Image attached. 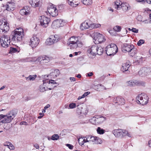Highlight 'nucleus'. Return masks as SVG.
Returning a JSON list of instances; mask_svg holds the SVG:
<instances>
[{
    "instance_id": "nucleus-4",
    "label": "nucleus",
    "mask_w": 151,
    "mask_h": 151,
    "mask_svg": "<svg viewBox=\"0 0 151 151\" xmlns=\"http://www.w3.org/2000/svg\"><path fill=\"white\" fill-rule=\"evenodd\" d=\"M105 50L107 55H114L117 52L118 48L115 44L112 43L106 47Z\"/></svg>"
},
{
    "instance_id": "nucleus-24",
    "label": "nucleus",
    "mask_w": 151,
    "mask_h": 151,
    "mask_svg": "<svg viewBox=\"0 0 151 151\" xmlns=\"http://www.w3.org/2000/svg\"><path fill=\"white\" fill-rule=\"evenodd\" d=\"M139 76L143 77L148 75L147 67H143L140 68L138 72Z\"/></svg>"
},
{
    "instance_id": "nucleus-1",
    "label": "nucleus",
    "mask_w": 151,
    "mask_h": 151,
    "mask_svg": "<svg viewBox=\"0 0 151 151\" xmlns=\"http://www.w3.org/2000/svg\"><path fill=\"white\" fill-rule=\"evenodd\" d=\"M67 44L70 49L76 48L77 47H81L83 44L80 41H79L78 38L75 36H72L68 40Z\"/></svg>"
},
{
    "instance_id": "nucleus-32",
    "label": "nucleus",
    "mask_w": 151,
    "mask_h": 151,
    "mask_svg": "<svg viewBox=\"0 0 151 151\" xmlns=\"http://www.w3.org/2000/svg\"><path fill=\"white\" fill-rule=\"evenodd\" d=\"M136 80H131L127 82V86H134L136 85V83H135Z\"/></svg>"
},
{
    "instance_id": "nucleus-47",
    "label": "nucleus",
    "mask_w": 151,
    "mask_h": 151,
    "mask_svg": "<svg viewBox=\"0 0 151 151\" xmlns=\"http://www.w3.org/2000/svg\"><path fill=\"white\" fill-rule=\"evenodd\" d=\"M54 72L55 73V76L57 77L58 76L60 73V72L58 70L56 69L54 70Z\"/></svg>"
},
{
    "instance_id": "nucleus-60",
    "label": "nucleus",
    "mask_w": 151,
    "mask_h": 151,
    "mask_svg": "<svg viewBox=\"0 0 151 151\" xmlns=\"http://www.w3.org/2000/svg\"><path fill=\"white\" fill-rule=\"evenodd\" d=\"M9 142H5V143L4 144V146H7L8 147L10 145H9V144H8V143Z\"/></svg>"
},
{
    "instance_id": "nucleus-37",
    "label": "nucleus",
    "mask_w": 151,
    "mask_h": 151,
    "mask_svg": "<svg viewBox=\"0 0 151 151\" xmlns=\"http://www.w3.org/2000/svg\"><path fill=\"white\" fill-rule=\"evenodd\" d=\"M83 4L86 5H90L92 3L91 0H81Z\"/></svg>"
},
{
    "instance_id": "nucleus-29",
    "label": "nucleus",
    "mask_w": 151,
    "mask_h": 151,
    "mask_svg": "<svg viewBox=\"0 0 151 151\" xmlns=\"http://www.w3.org/2000/svg\"><path fill=\"white\" fill-rule=\"evenodd\" d=\"M47 85L48 84H47V83H44L43 82V84L41 85L39 87V90L41 92H44L45 91L46 89L45 86H46L47 87Z\"/></svg>"
},
{
    "instance_id": "nucleus-12",
    "label": "nucleus",
    "mask_w": 151,
    "mask_h": 151,
    "mask_svg": "<svg viewBox=\"0 0 151 151\" xmlns=\"http://www.w3.org/2000/svg\"><path fill=\"white\" fill-rule=\"evenodd\" d=\"M134 46L132 45L125 43L123 44L122 47V51L124 52H127L130 53H132L134 51Z\"/></svg>"
},
{
    "instance_id": "nucleus-56",
    "label": "nucleus",
    "mask_w": 151,
    "mask_h": 151,
    "mask_svg": "<svg viewBox=\"0 0 151 151\" xmlns=\"http://www.w3.org/2000/svg\"><path fill=\"white\" fill-rule=\"evenodd\" d=\"M20 124L21 125H27V123L26 122H22L20 123Z\"/></svg>"
},
{
    "instance_id": "nucleus-31",
    "label": "nucleus",
    "mask_w": 151,
    "mask_h": 151,
    "mask_svg": "<svg viewBox=\"0 0 151 151\" xmlns=\"http://www.w3.org/2000/svg\"><path fill=\"white\" fill-rule=\"evenodd\" d=\"M136 85L137 86H145L146 85V83L144 81H137L136 80Z\"/></svg>"
},
{
    "instance_id": "nucleus-11",
    "label": "nucleus",
    "mask_w": 151,
    "mask_h": 151,
    "mask_svg": "<svg viewBox=\"0 0 151 151\" xmlns=\"http://www.w3.org/2000/svg\"><path fill=\"white\" fill-rule=\"evenodd\" d=\"M113 133L116 137L122 138L126 135L127 133V131L119 129H115L113 131Z\"/></svg>"
},
{
    "instance_id": "nucleus-46",
    "label": "nucleus",
    "mask_w": 151,
    "mask_h": 151,
    "mask_svg": "<svg viewBox=\"0 0 151 151\" xmlns=\"http://www.w3.org/2000/svg\"><path fill=\"white\" fill-rule=\"evenodd\" d=\"M145 41L143 40H140L137 42V45L140 46L144 43Z\"/></svg>"
},
{
    "instance_id": "nucleus-62",
    "label": "nucleus",
    "mask_w": 151,
    "mask_h": 151,
    "mask_svg": "<svg viewBox=\"0 0 151 151\" xmlns=\"http://www.w3.org/2000/svg\"><path fill=\"white\" fill-rule=\"evenodd\" d=\"M148 144L149 145V146L151 147V139L149 141Z\"/></svg>"
},
{
    "instance_id": "nucleus-30",
    "label": "nucleus",
    "mask_w": 151,
    "mask_h": 151,
    "mask_svg": "<svg viewBox=\"0 0 151 151\" xmlns=\"http://www.w3.org/2000/svg\"><path fill=\"white\" fill-rule=\"evenodd\" d=\"M19 50L18 48H15L11 47L9 50V53L12 54L13 53L19 52Z\"/></svg>"
},
{
    "instance_id": "nucleus-18",
    "label": "nucleus",
    "mask_w": 151,
    "mask_h": 151,
    "mask_svg": "<svg viewBox=\"0 0 151 151\" xmlns=\"http://www.w3.org/2000/svg\"><path fill=\"white\" fill-rule=\"evenodd\" d=\"M47 11L50 15L52 17H55L58 15V10L56 7L53 6L49 7Z\"/></svg>"
},
{
    "instance_id": "nucleus-13",
    "label": "nucleus",
    "mask_w": 151,
    "mask_h": 151,
    "mask_svg": "<svg viewBox=\"0 0 151 151\" xmlns=\"http://www.w3.org/2000/svg\"><path fill=\"white\" fill-rule=\"evenodd\" d=\"M65 22L62 19H57L54 20L52 24V26L53 28L63 27L64 25Z\"/></svg>"
},
{
    "instance_id": "nucleus-26",
    "label": "nucleus",
    "mask_w": 151,
    "mask_h": 151,
    "mask_svg": "<svg viewBox=\"0 0 151 151\" xmlns=\"http://www.w3.org/2000/svg\"><path fill=\"white\" fill-rule=\"evenodd\" d=\"M91 138V142H92L93 144H100L99 141H101V139L99 137L92 136Z\"/></svg>"
},
{
    "instance_id": "nucleus-63",
    "label": "nucleus",
    "mask_w": 151,
    "mask_h": 151,
    "mask_svg": "<svg viewBox=\"0 0 151 151\" xmlns=\"http://www.w3.org/2000/svg\"><path fill=\"white\" fill-rule=\"evenodd\" d=\"M112 31H113L112 30H109V32L111 35H114V34L113 33Z\"/></svg>"
},
{
    "instance_id": "nucleus-49",
    "label": "nucleus",
    "mask_w": 151,
    "mask_h": 151,
    "mask_svg": "<svg viewBox=\"0 0 151 151\" xmlns=\"http://www.w3.org/2000/svg\"><path fill=\"white\" fill-rule=\"evenodd\" d=\"M131 30L132 32L135 33H137L138 32V30L135 28H132Z\"/></svg>"
},
{
    "instance_id": "nucleus-57",
    "label": "nucleus",
    "mask_w": 151,
    "mask_h": 151,
    "mask_svg": "<svg viewBox=\"0 0 151 151\" xmlns=\"http://www.w3.org/2000/svg\"><path fill=\"white\" fill-rule=\"evenodd\" d=\"M5 115L4 114H0V120L1 119H4Z\"/></svg>"
},
{
    "instance_id": "nucleus-42",
    "label": "nucleus",
    "mask_w": 151,
    "mask_h": 151,
    "mask_svg": "<svg viewBox=\"0 0 151 151\" xmlns=\"http://www.w3.org/2000/svg\"><path fill=\"white\" fill-rule=\"evenodd\" d=\"M49 76L50 77V78H54L55 77V72H54V71H53L49 75L47 76V77H48Z\"/></svg>"
},
{
    "instance_id": "nucleus-45",
    "label": "nucleus",
    "mask_w": 151,
    "mask_h": 151,
    "mask_svg": "<svg viewBox=\"0 0 151 151\" xmlns=\"http://www.w3.org/2000/svg\"><path fill=\"white\" fill-rule=\"evenodd\" d=\"M8 144H9L10 145L8 148L11 150H14L15 149L13 145L10 142L8 143Z\"/></svg>"
},
{
    "instance_id": "nucleus-20",
    "label": "nucleus",
    "mask_w": 151,
    "mask_h": 151,
    "mask_svg": "<svg viewBox=\"0 0 151 151\" xmlns=\"http://www.w3.org/2000/svg\"><path fill=\"white\" fill-rule=\"evenodd\" d=\"M114 102L116 105H122L125 103L124 99L121 96H117L114 98Z\"/></svg>"
},
{
    "instance_id": "nucleus-23",
    "label": "nucleus",
    "mask_w": 151,
    "mask_h": 151,
    "mask_svg": "<svg viewBox=\"0 0 151 151\" xmlns=\"http://www.w3.org/2000/svg\"><path fill=\"white\" fill-rule=\"evenodd\" d=\"M29 3L34 8L39 7L41 5L40 0H29Z\"/></svg>"
},
{
    "instance_id": "nucleus-58",
    "label": "nucleus",
    "mask_w": 151,
    "mask_h": 151,
    "mask_svg": "<svg viewBox=\"0 0 151 151\" xmlns=\"http://www.w3.org/2000/svg\"><path fill=\"white\" fill-rule=\"evenodd\" d=\"M70 79L71 81H76V78L74 77H70Z\"/></svg>"
},
{
    "instance_id": "nucleus-33",
    "label": "nucleus",
    "mask_w": 151,
    "mask_h": 151,
    "mask_svg": "<svg viewBox=\"0 0 151 151\" xmlns=\"http://www.w3.org/2000/svg\"><path fill=\"white\" fill-rule=\"evenodd\" d=\"M104 51V50L103 48L100 46L98 45L96 54L101 55L102 54Z\"/></svg>"
},
{
    "instance_id": "nucleus-21",
    "label": "nucleus",
    "mask_w": 151,
    "mask_h": 151,
    "mask_svg": "<svg viewBox=\"0 0 151 151\" xmlns=\"http://www.w3.org/2000/svg\"><path fill=\"white\" fill-rule=\"evenodd\" d=\"M130 66V65L129 64L127 63L123 64L122 67L121 68V71L125 74L129 73V71L128 69Z\"/></svg>"
},
{
    "instance_id": "nucleus-17",
    "label": "nucleus",
    "mask_w": 151,
    "mask_h": 151,
    "mask_svg": "<svg viewBox=\"0 0 151 151\" xmlns=\"http://www.w3.org/2000/svg\"><path fill=\"white\" fill-rule=\"evenodd\" d=\"M93 45L90 47H89L88 49L87 52L88 53L91 54L92 55H96L97 52L98 50V45L97 43Z\"/></svg>"
},
{
    "instance_id": "nucleus-54",
    "label": "nucleus",
    "mask_w": 151,
    "mask_h": 151,
    "mask_svg": "<svg viewBox=\"0 0 151 151\" xmlns=\"http://www.w3.org/2000/svg\"><path fill=\"white\" fill-rule=\"evenodd\" d=\"M34 147L36 149H39V145L37 144H35L34 145Z\"/></svg>"
},
{
    "instance_id": "nucleus-59",
    "label": "nucleus",
    "mask_w": 151,
    "mask_h": 151,
    "mask_svg": "<svg viewBox=\"0 0 151 151\" xmlns=\"http://www.w3.org/2000/svg\"><path fill=\"white\" fill-rule=\"evenodd\" d=\"M50 106L49 104H47L44 107V109L46 110L47 109L49 108Z\"/></svg>"
},
{
    "instance_id": "nucleus-34",
    "label": "nucleus",
    "mask_w": 151,
    "mask_h": 151,
    "mask_svg": "<svg viewBox=\"0 0 151 151\" xmlns=\"http://www.w3.org/2000/svg\"><path fill=\"white\" fill-rule=\"evenodd\" d=\"M120 8H121L123 11H127L128 9V6L127 4L126 3H121V6Z\"/></svg>"
},
{
    "instance_id": "nucleus-39",
    "label": "nucleus",
    "mask_w": 151,
    "mask_h": 151,
    "mask_svg": "<svg viewBox=\"0 0 151 151\" xmlns=\"http://www.w3.org/2000/svg\"><path fill=\"white\" fill-rule=\"evenodd\" d=\"M46 43L47 45H51L54 44L53 41H52L50 37L49 38L46 40Z\"/></svg>"
},
{
    "instance_id": "nucleus-3",
    "label": "nucleus",
    "mask_w": 151,
    "mask_h": 151,
    "mask_svg": "<svg viewBox=\"0 0 151 151\" xmlns=\"http://www.w3.org/2000/svg\"><path fill=\"white\" fill-rule=\"evenodd\" d=\"M17 30H18L14 31V34L11 36L12 37V40L13 41H16V40L17 42L20 41L24 36L23 29L20 28L18 29Z\"/></svg>"
},
{
    "instance_id": "nucleus-27",
    "label": "nucleus",
    "mask_w": 151,
    "mask_h": 151,
    "mask_svg": "<svg viewBox=\"0 0 151 151\" xmlns=\"http://www.w3.org/2000/svg\"><path fill=\"white\" fill-rule=\"evenodd\" d=\"M50 37L52 41H53L54 44L57 42L60 39L59 36L56 35H51Z\"/></svg>"
},
{
    "instance_id": "nucleus-10",
    "label": "nucleus",
    "mask_w": 151,
    "mask_h": 151,
    "mask_svg": "<svg viewBox=\"0 0 151 151\" xmlns=\"http://www.w3.org/2000/svg\"><path fill=\"white\" fill-rule=\"evenodd\" d=\"M43 82L44 83H47V88L50 90L53 88L54 87L58 85L55 80H49L48 79H45L43 80Z\"/></svg>"
},
{
    "instance_id": "nucleus-6",
    "label": "nucleus",
    "mask_w": 151,
    "mask_h": 151,
    "mask_svg": "<svg viewBox=\"0 0 151 151\" xmlns=\"http://www.w3.org/2000/svg\"><path fill=\"white\" fill-rule=\"evenodd\" d=\"M89 22V21H85L83 23H82L80 26L81 29L82 30H83L84 29H86L88 28L91 29L99 27L101 26L100 24H91Z\"/></svg>"
},
{
    "instance_id": "nucleus-44",
    "label": "nucleus",
    "mask_w": 151,
    "mask_h": 151,
    "mask_svg": "<svg viewBox=\"0 0 151 151\" xmlns=\"http://www.w3.org/2000/svg\"><path fill=\"white\" fill-rule=\"evenodd\" d=\"M76 107V104L75 103H71L70 104L69 106V108L68 109H73Z\"/></svg>"
},
{
    "instance_id": "nucleus-41",
    "label": "nucleus",
    "mask_w": 151,
    "mask_h": 151,
    "mask_svg": "<svg viewBox=\"0 0 151 151\" xmlns=\"http://www.w3.org/2000/svg\"><path fill=\"white\" fill-rule=\"evenodd\" d=\"M59 138V136L57 134H54L51 137V139L53 140H57Z\"/></svg>"
},
{
    "instance_id": "nucleus-51",
    "label": "nucleus",
    "mask_w": 151,
    "mask_h": 151,
    "mask_svg": "<svg viewBox=\"0 0 151 151\" xmlns=\"http://www.w3.org/2000/svg\"><path fill=\"white\" fill-rule=\"evenodd\" d=\"M66 145L71 150L73 148V146L70 144H67Z\"/></svg>"
},
{
    "instance_id": "nucleus-38",
    "label": "nucleus",
    "mask_w": 151,
    "mask_h": 151,
    "mask_svg": "<svg viewBox=\"0 0 151 151\" xmlns=\"http://www.w3.org/2000/svg\"><path fill=\"white\" fill-rule=\"evenodd\" d=\"M97 132L98 134H103L105 132V131L100 127H98L97 129Z\"/></svg>"
},
{
    "instance_id": "nucleus-50",
    "label": "nucleus",
    "mask_w": 151,
    "mask_h": 151,
    "mask_svg": "<svg viewBox=\"0 0 151 151\" xmlns=\"http://www.w3.org/2000/svg\"><path fill=\"white\" fill-rule=\"evenodd\" d=\"M90 92H86L83 95H82V97L84 98L85 97L87 96L89 94Z\"/></svg>"
},
{
    "instance_id": "nucleus-28",
    "label": "nucleus",
    "mask_w": 151,
    "mask_h": 151,
    "mask_svg": "<svg viewBox=\"0 0 151 151\" xmlns=\"http://www.w3.org/2000/svg\"><path fill=\"white\" fill-rule=\"evenodd\" d=\"M74 1V0H67V2L70 6L73 7H76L78 5V4L77 3V1L76 2Z\"/></svg>"
},
{
    "instance_id": "nucleus-64",
    "label": "nucleus",
    "mask_w": 151,
    "mask_h": 151,
    "mask_svg": "<svg viewBox=\"0 0 151 151\" xmlns=\"http://www.w3.org/2000/svg\"><path fill=\"white\" fill-rule=\"evenodd\" d=\"M5 87L6 86H3L1 87L0 88V91L3 89L4 88H5Z\"/></svg>"
},
{
    "instance_id": "nucleus-55",
    "label": "nucleus",
    "mask_w": 151,
    "mask_h": 151,
    "mask_svg": "<svg viewBox=\"0 0 151 151\" xmlns=\"http://www.w3.org/2000/svg\"><path fill=\"white\" fill-rule=\"evenodd\" d=\"M93 75V73L92 72H90L87 73V76L89 77Z\"/></svg>"
},
{
    "instance_id": "nucleus-53",
    "label": "nucleus",
    "mask_w": 151,
    "mask_h": 151,
    "mask_svg": "<svg viewBox=\"0 0 151 151\" xmlns=\"http://www.w3.org/2000/svg\"><path fill=\"white\" fill-rule=\"evenodd\" d=\"M147 69L148 75L149 74L151 73V68L147 67Z\"/></svg>"
},
{
    "instance_id": "nucleus-25",
    "label": "nucleus",
    "mask_w": 151,
    "mask_h": 151,
    "mask_svg": "<svg viewBox=\"0 0 151 151\" xmlns=\"http://www.w3.org/2000/svg\"><path fill=\"white\" fill-rule=\"evenodd\" d=\"M26 9L25 8L21 9L20 11V14L22 16H27L29 14L30 11L29 10L27 9V8L26 7Z\"/></svg>"
},
{
    "instance_id": "nucleus-5",
    "label": "nucleus",
    "mask_w": 151,
    "mask_h": 151,
    "mask_svg": "<svg viewBox=\"0 0 151 151\" xmlns=\"http://www.w3.org/2000/svg\"><path fill=\"white\" fill-rule=\"evenodd\" d=\"M9 24L5 19L0 20V32L4 35L9 30Z\"/></svg>"
},
{
    "instance_id": "nucleus-52",
    "label": "nucleus",
    "mask_w": 151,
    "mask_h": 151,
    "mask_svg": "<svg viewBox=\"0 0 151 151\" xmlns=\"http://www.w3.org/2000/svg\"><path fill=\"white\" fill-rule=\"evenodd\" d=\"M99 86H100L101 87V89L103 90V89L106 90L107 89H108L109 88H106V87H105L103 86H102L101 84H100L99 85Z\"/></svg>"
},
{
    "instance_id": "nucleus-61",
    "label": "nucleus",
    "mask_w": 151,
    "mask_h": 151,
    "mask_svg": "<svg viewBox=\"0 0 151 151\" xmlns=\"http://www.w3.org/2000/svg\"><path fill=\"white\" fill-rule=\"evenodd\" d=\"M78 53L80 54L81 53V52L80 51H79L78 52H75L74 53V54L75 55H78Z\"/></svg>"
},
{
    "instance_id": "nucleus-2",
    "label": "nucleus",
    "mask_w": 151,
    "mask_h": 151,
    "mask_svg": "<svg viewBox=\"0 0 151 151\" xmlns=\"http://www.w3.org/2000/svg\"><path fill=\"white\" fill-rule=\"evenodd\" d=\"M17 110L16 109H13L9 111L5 115L4 119H2L3 122L4 124L11 122L17 114Z\"/></svg>"
},
{
    "instance_id": "nucleus-48",
    "label": "nucleus",
    "mask_w": 151,
    "mask_h": 151,
    "mask_svg": "<svg viewBox=\"0 0 151 151\" xmlns=\"http://www.w3.org/2000/svg\"><path fill=\"white\" fill-rule=\"evenodd\" d=\"M92 135H88L86 136V140L87 141H88V142H91V138Z\"/></svg>"
},
{
    "instance_id": "nucleus-36",
    "label": "nucleus",
    "mask_w": 151,
    "mask_h": 151,
    "mask_svg": "<svg viewBox=\"0 0 151 151\" xmlns=\"http://www.w3.org/2000/svg\"><path fill=\"white\" fill-rule=\"evenodd\" d=\"M37 77L36 75H30L27 77L26 78L27 80L34 81Z\"/></svg>"
},
{
    "instance_id": "nucleus-22",
    "label": "nucleus",
    "mask_w": 151,
    "mask_h": 151,
    "mask_svg": "<svg viewBox=\"0 0 151 151\" xmlns=\"http://www.w3.org/2000/svg\"><path fill=\"white\" fill-rule=\"evenodd\" d=\"M14 3L13 2H8L4 6L6 10L9 11H13L14 10Z\"/></svg>"
},
{
    "instance_id": "nucleus-7",
    "label": "nucleus",
    "mask_w": 151,
    "mask_h": 151,
    "mask_svg": "<svg viewBox=\"0 0 151 151\" xmlns=\"http://www.w3.org/2000/svg\"><path fill=\"white\" fill-rule=\"evenodd\" d=\"M136 99L137 104L144 105L147 103L149 98L146 95L142 94H139Z\"/></svg>"
},
{
    "instance_id": "nucleus-16",
    "label": "nucleus",
    "mask_w": 151,
    "mask_h": 151,
    "mask_svg": "<svg viewBox=\"0 0 151 151\" xmlns=\"http://www.w3.org/2000/svg\"><path fill=\"white\" fill-rule=\"evenodd\" d=\"M50 60L49 58L45 56H40L35 60V62H38L40 64L42 65L48 63Z\"/></svg>"
},
{
    "instance_id": "nucleus-9",
    "label": "nucleus",
    "mask_w": 151,
    "mask_h": 151,
    "mask_svg": "<svg viewBox=\"0 0 151 151\" xmlns=\"http://www.w3.org/2000/svg\"><path fill=\"white\" fill-rule=\"evenodd\" d=\"M93 39L95 40L94 42L97 44L101 43L105 40L103 35L98 32L94 33Z\"/></svg>"
},
{
    "instance_id": "nucleus-14",
    "label": "nucleus",
    "mask_w": 151,
    "mask_h": 151,
    "mask_svg": "<svg viewBox=\"0 0 151 151\" xmlns=\"http://www.w3.org/2000/svg\"><path fill=\"white\" fill-rule=\"evenodd\" d=\"M106 118L104 116L99 117L97 116L96 117H93L91 120V122H92V121H94V122L93 124H100L103 123L106 120Z\"/></svg>"
},
{
    "instance_id": "nucleus-8",
    "label": "nucleus",
    "mask_w": 151,
    "mask_h": 151,
    "mask_svg": "<svg viewBox=\"0 0 151 151\" xmlns=\"http://www.w3.org/2000/svg\"><path fill=\"white\" fill-rule=\"evenodd\" d=\"M11 36L10 37L8 36H2L0 39V43L1 46L4 47L6 48L8 47L10 43V38Z\"/></svg>"
},
{
    "instance_id": "nucleus-19",
    "label": "nucleus",
    "mask_w": 151,
    "mask_h": 151,
    "mask_svg": "<svg viewBox=\"0 0 151 151\" xmlns=\"http://www.w3.org/2000/svg\"><path fill=\"white\" fill-rule=\"evenodd\" d=\"M39 42V39L36 36H34L30 39L29 45L32 48H33L36 47L37 45Z\"/></svg>"
},
{
    "instance_id": "nucleus-35",
    "label": "nucleus",
    "mask_w": 151,
    "mask_h": 151,
    "mask_svg": "<svg viewBox=\"0 0 151 151\" xmlns=\"http://www.w3.org/2000/svg\"><path fill=\"white\" fill-rule=\"evenodd\" d=\"M121 2H120V1H116L115 2V8L117 10H119L120 9L121 6Z\"/></svg>"
},
{
    "instance_id": "nucleus-15",
    "label": "nucleus",
    "mask_w": 151,
    "mask_h": 151,
    "mask_svg": "<svg viewBox=\"0 0 151 151\" xmlns=\"http://www.w3.org/2000/svg\"><path fill=\"white\" fill-rule=\"evenodd\" d=\"M40 23L41 26L43 27H46L48 26L50 19L44 16L40 17Z\"/></svg>"
},
{
    "instance_id": "nucleus-43",
    "label": "nucleus",
    "mask_w": 151,
    "mask_h": 151,
    "mask_svg": "<svg viewBox=\"0 0 151 151\" xmlns=\"http://www.w3.org/2000/svg\"><path fill=\"white\" fill-rule=\"evenodd\" d=\"M83 139L82 137H81L78 139V141L80 145H82L83 144Z\"/></svg>"
},
{
    "instance_id": "nucleus-40",
    "label": "nucleus",
    "mask_w": 151,
    "mask_h": 151,
    "mask_svg": "<svg viewBox=\"0 0 151 151\" xmlns=\"http://www.w3.org/2000/svg\"><path fill=\"white\" fill-rule=\"evenodd\" d=\"M113 29L114 31H115L119 32L121 31L122 28L121 26L118 25H116L114 27Z\"/></svg>"
}]
</instances>
